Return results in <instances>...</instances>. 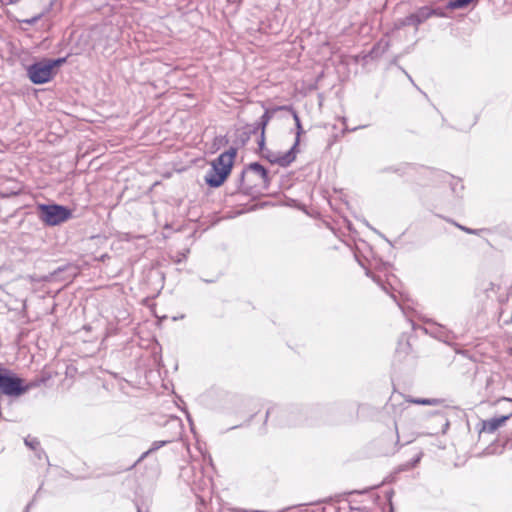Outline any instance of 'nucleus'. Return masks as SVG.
I'll list each match as a JSON object with an SVG mask.
<instances>
[{"label":"nucleus","instance_id":"72a5a7b5","mask_svg":"<svg viewBox=\"0 0 512 512\" xmlns=\"http://www.w3.org/2000/svg\"><path fill=\"white\" fill-rule=\"evenodd\" d=\"M395 301H396V304H397V306H400V303H399V301H397V299H396Z\"/></svg>","mask_w":512,"mask_h":512},{"label":"nucleus","instance_id":"ddd939ff","mask_svg":"<svg viewBox=\"0 0 512 512\" xmlns=\"http://www.w3.org/2000/svg\"><path fill=\"white\" fill-rule=\"evenodd\" d=\"M249 175V171L247 167H245L239 177L236 179L235 190L234 192H243L245 194H249L255 184H253L250 180L247 182L246 179Z\"/></svg>","mask_w":512,"mask_h":512},{"label":"nucleus","instance_id":"c85d7f7f","mask_svg":"<svg viewBox=\"0 0 512 512\" xmlns=\"http://www.w3.org/2000/svg\"><path fill=\"white\" fill-rule=\"evenodd\" d=\"M366 125H362V126H359V127H355L353 129H351V131H356L357 129H360V128H365Z\"/></svg>","mask_w":512,"mask_h":512},{"label":"nucleus","instance_id":"a878e982","mask_svg":"<svg viewBox=\"0 0 512 512\" xmlns=\"http://www.w3.org/2000/svg\"><path fill=\"white\" fill-rule=\"evenodd\" d=\"M411 469H413V466H410V462H406L404 464H401L398 467V471H409Z\"/></svg>","mask_w":512,"mask_h":512},{"label":"nucleus","instance_id":"dca6fc26","mask_svg":"<svg viewBox=\"0 0 512 512\" xmlns=\"http://www.w3.org/2000/svg\"><path fill=\"white\" fill-rule=\"evenodd\" d=\"M433 416H434V418L436 420H439V422L442 424L441 433L445 434L447 432V430L449 429V426H450V422H449L448 417L446 416L445 413H443L441 411H436L433 414Z\"/></svg>","mask_w":512,"mask_h":512},{"label":"nucleus","instance_id":"7ed1b4c3","mask_svg":"<svg viewBox=\"0 0 512 512\" xmlns=\"http://www.w3.org/2000/svg\"><path fill=\"white\" fill-rule=\"evenodd\" d=\"M39 219L47 226H57L72 217V211L59 204H39L37 206Z\"/></svg>","mask_w":512,"mask_h":512},{"label":"nucleus","instance_id":"bb28decb","mask_svg":"<svg viewBox=\"0 0 512 512\" xmlns=\"http://www.w3.org/2000/svg\"><path fill=\"white\" fill-rule=\"evenodd\" d=\"M397 67H398V68H399V69H400V70L405 74V76L409 79V81H410V82H411V83H412L416 88H418V87L416 86V84L414 83V81H413V79H412L411 75H410V74H409V73H408V72H407L403 67H401L400 65H397Z\"/></svg>","mask_w":512,"mask_h":512},{"label":"nucleus","instance_id":"9d476101","mask_svg":"<svg viewBox=\"0 0 512 512\" xmlns=\"http://www.w3.org/2000/svg\"><path fill=\"white\" fill-rule=\"evenodd\" d=\"M436 176L441 179V181L448 183L451 191L458 197H461V192L464 189V185L462 184V181L453 175L439 171L436 173Z\"/></svg>","mask_w":512,"mask_h":512},{"label":"nucleus","instance_id":"2f4dec72","mask_svg":"<svg viewBox=\"0 0 512 512\" xmlns=\"http://www.w3.org/2000/svg\"><path fill=\"white\" fill-rule=\"evenodd\" d=\"M136 508H137V512H143L139 505H136Z\"/></svg>","mask_w":512,"mask_h":512},{"label":"nucleus","instance_id":"423d86ee","mask_svg":"<svg viewBox=\"0 0 512 512\" xmlns=\"http://www.w3.org/2000/svg\"><path fill=\"white\" fill-rule=\"evenodd\" d=\"M302 410L299 408L282 409L278 406L270 407L266 412V418L275 417L279 425L294 426L302 422Z\"/></svg>","mask_w":512,"mask_h":512},{"label":"nucleus","instance_id":"473e14b6","mask_svg":"<svg viewBox=\"0 0 512 512\" xmlns=\"http://www.w3.org/2000/svg\"><path fill=\"white\" fill-rule=\"evenodd\" d=\"M392 64L397 65V58L393 59Z\"/></svg>","mask_w":512,"mask_h":512},{"label":"nucleus","instance_id":"f257e3e1","mask_svg":"<svg viewBox=\"0 0 512 512\" xmlns=\"http://www.w3.org/2000/svg\"><path fill=\"white\" fill-rule=\"evenodd\" d=\"M473 2H447L443 8H432L424 6L415 13L406 16L401 24L403 26H415L416 28L431 16L453 18V12L458 9H466Z\"/></svg>","mask_w":512,"mask_h":512},{"label":"nucleus","instance_id":"2eb2a0df","mask_svg":"<svg viewBox=\"0 0 512 512\" xmlns=\"http://www.w3.org/2000/svg\"><path fill=\"white\" fill-rule=\"evenodd\" d=\"M410 402L418 405L438 406L442 404L444 400L439 398H413Z\"/></svg>","mask_w":512,"mask_h":512},{"label":"nucleus","instance_id":"b1692460","mask_svg":"<svg viewBox=\"0 0 512 512\" xmlns=\"http://www.w3.org/2000/svg\"><path fill=\"white\" fill-rule=\"evenodd\" d=\"M40 18H41V14L36 15L30 19H24V20H22V22L32 25V24L36 23Z\"/></svg>","mask_w":512,"mask_h":512},{"label":"nucleus","instance_id":"6ab92c4d","mask_svg":"<svg viewBox=\"0 0 512 512\" xmlns=\"http://www.w3.org/2000/svg\"><path fill=\"white\" fill-rule=\"evenodd\" d=\"M66 60H67L66 57L57 58V59H47L46 58V61L50 65L52 72H56L55 69L57 67H60L62 64H64L66 62Z\"/></svg>","mask_w":512,"mask_h":512},{"label":"nucleus","instance_id":"5701e85b","mask_svg":"<svg viewBox=\"0 0 512 512\" xmlns=\"http://www.w3.org/2000/svg\"><path fill=\"white\" fill-rule=\"evenodd\" d=\"M457 227L460 228L461 230L465 231L468 234L478 235V232H479L476 229L467 228V227H464V226H461L458 224H457Z\"/></svg>","mask_w":512,"mask_h":512},{"label":"nucleus","instance_id":"f03ea898","mask_svg":"<svg viewBox=\"0 0 512 512\" xmlns=\"http://www.w3.org/2000/svg\"><path fill=\"white\" fill-rule=\"evenodd\" d=\"M236 154L237 150L231 147L212 161L211 169L204 177L205 183L209 187L218 188L225 182L231 173Z\"/></svg>","mask_w":512,"mask_h":512},{"label":"nucleus","instance_id":"9b49d317","mask_svg":"<svg viewBox=\"0 0 512 512\" xmlns=\"http://www.w3.org/2000/svg\"><path fill=\"white\" fill-rule=\"evenodd\" d=\"M281 109H283L284 111L290 112V114L292 115V117L294 119L295 128H296V137H295V141H294L291 149H294V151L297 153L298 152V146H299V143H300V137L304 133V130H303V127H302V124H301V120H300V118L298 116V113L296 112V110L291 105H282Z\"/></svg>","mask_w":512,"mask_h":512},{"label":"nucleus","instance_id":"0eeeda50","mask_svg":"<svg viewBox=\"0 0 512 512\" xmlns=\"http://www.w3.org/2000/svg\"><path fill=\"white\" fill-rule=\"evenodd\" d=\"M262 153V157L265 158L271 164H277L281 167H288L292 162L296 159V152L294 149H289L287 152L282 154H276L273 151L266 149L265 146L263 149H260Z\"/></svg>","mask_w":512,"mask_h":512},{"label":"nucleus","instance_id":"7c9ffc66","mask_svg":"<svg viewBox=\"0 0 512 512\" xmlns=\"http://www.w3.org/2000/svg\"><path fill=\"white\" fill-rule=\"evenodd\" d=\"M41 453H44L42 450H40L38 453H37V457L40 459L41 458Z\"/></svg>","mask_w":512,"mask_h":512},{"label":"nucleus","instance_id":"f3484780","mask_svg":"<svg viewBox=\"0 0 512 512\" xmlns=\"http://www.w3.org/2000/svg\"><path fill=\"white\" fill-rule=\"evenodd\" d=\"M368 276H371L372 279L382 288L383 291H385L386 293L390 294V296L396 300V295L394 292H390L388 286L386 285V283H384L382 281V279L379 277V276H376L374 274H371L369 271H367L366 273Z\"/></svg>","mask_w":512,"mask_h":512},{"label":"nucleus","instance_id":"c756f323","mask_svg":"<svg viewBox=\"0 0 512 512\" xmlns=\"http://www.w3.org/2000/svg\"><path fill=\"white\" fill-rule=\"evenodd\" d=\"M31 505H32V502H30V503L26 506V510H25L24 512H28V510L30 509Z\"/></svg>","mask_w":512,"mask_h":512},{"label":"nucleus","instance_id":"1a4fd4ad","mask_svg":"<svg viewBox=\"0 0 512 512\" xmlns=\"http://www.w3.org/2000/svg\"><path fill=\"white\" fill-rule=\"evenodd\" d=\"M281 108H282V106H277V107H274L271 109H269V108L265 109V112L258 120L259 126L261 128L260 139L258 141L259 149H263V147L265 145V130H266L267 125L269 124V122L271 121V119L273 118V116L275 115V113L277 111H284Z\"/></svg>","mask_w":512,"mask_h":512},{"label":"nucleus","instance_id":"f704fd0d","mask_svg":"<svg viewBox=\"0 0 512 512\" xmlns=\"http://www.w3.org/2000/svg\"><path fill=\"white\" fill-rule=\"evenodd\" d=\"M395 301H396V304H397V306H400V303H399V301H397V299H396Z\"/></svg>","mask_w":512,"mask_h":512},{"label":"nucleus","instance_id":"412c9836","mask_svg":"<svg viewBox=\"0 0 512 512\" xmlns=\"http://www.w3.org/2000/svg\"><path fill=\"white\" fill-rule=\"evenodd\" d=\"M249 134H256L259 130L261 131V128L259 126V121H256L254 124L249 125Z\"/></svg>","mask_w":512,"mask_h":512},{"label":"nucleus","instance_id":"cd10ccee","mask_svg":"<svg viewBox=\"0 0 512 512\" xmlns=\"http://www.w3.org/2000/svg\"><path fill=\"white\" fill-rule=\"evenodd\" d=\"M64 270H65V268H64V267H59V268H57L56 270H54V271H53V273L51 274V276H52L53 278H57V276H58L61 272H63Z\"/></svg>","mask_w":512,"mask_h":512},{"label":"nucleus","instance_id":"39448f33","mask_svg":"<svg viewBox=\"0 0 512 512\" xmlns=\"http://www.w3.org/2000/svg\"><path fill=\"white\" fill-rule=\"evenodd\" d=\"M27 76L33 84L41 85L53 79L56 72H52L46 58L34 62L26 69Z\"/></svg>","mask_w":512,"mask_h":512},{"label":"nucleus","instance_id":"aec40b11","mask_svg":"<svg viewBox=\"0 0 512 512\" xmlns=\"http://www.w3.org/2000/svg\"><path fill=\"white\" fill-rule=\"evenodd\" d=\"M25 445L31 448L34 451H38V448H40V442L37 438H25L24 440Z\"/></svg>","mask_w":512,"mask_h":512},{"label":"nucleus","instance_id":"393cba45","mask_svg":"<svg viewBox=\"0 0 512 512\" xmlns=\"http://www.w3.org/2000/svg\"><path fill=\"white\" fill-rule=\"evenodd\" d=\"M187 253H189V250H186L185 252L178 253L177 258L174 260L176 263H180L183 260L186 259Z\"/></svg>","mask_w":512,"mask_h":512},{"label":"nucleus","instance_id":"4468645a","mask_svg":"<svg viewBox=\"0 0 512 512\" xmlns=\"http://www.w3.org/2000/svg\"><path fill=\"white\" fill-rule=\"evenodd\" d=\"M493 13L496 18L512 14V2H493Z\"/></svg>","mask_w":512,"mask_h":512},{"label":"nucleus","instance_id":"f8f14e48","mask_svg":"<svg viewBox=\"0 0 512 512\" xmlns=\"http://www.w3.org/2000/svg\"><path fill=\"white\" fill-rule=\"evenodd\" d=\"M246 167H247V169L249 171V174L253 173V174L257 175L261 179V182H262L264 188H268L269 187V185H270V177H269L267 169L263 165H261L258 162H253V163H250Z\"/></svg>","mask_w":512,"mask_h":512},{"label":"nucleus","instance_id":"6e6552de","mask_svg":"<svg viewBox=\"0 0 512 512\" xmlns=\"http://www.w3.org/2000/svg\"><path fill=\"white\" fill-rule=\"evenodd\" d=\"M168 425L172 426V427H176L178 428V432L175 434L174 437L170 438V439H167V440H161V441H154L151 445V447L146 451L144 452L140 458L138 459V462L142 461L144 458H146L149 454L157 451L158 449H160L161 447L165 446L166 444L168 443H171L173 442L175 439H178L180 438L181 436V428H182V424H181V421L179 418H172L170 419L168 422H167Z\"/></svg>","mask_w":512,"mask_h":512},{"label":"nucleus","instance_id":"4be33fe9","mask_svg":"<svg viewBox=\"0 0 512 512\" xmlns=\"http://www.w3.org/2000/svg\"><path fill=\"white\" fill-rule=\"evenodd\" d=\"M422 455H423V453H422V452H420V453H418L415 457H413V458L409 461V462H410V466H413V468H414V467H416V466H417V464L420 462V460H421V458H422Z\"/></svg>","mask_w":512,"mask_h":512},{"label":"nucleus","instance_id":"a211bd4d","mask_svg":"<svg viewBox=\"0 0 512 512\" xmlns=\"http://www.w3.org/2000/svg\"><path fill=\"white\" fill-rule=\"evenodd\" d=\"M412 169L410 164H404L397 167H387L384 169L385 172H393L403 175L407 172V170Z\"/></svg>","mask_w":512,"mask_h":512},{"label":"nucleus","instance_id":"20e7f679","mask_svg":"<svg viewBox=\"0 0 512 512\" xmlns=\"http://www.w3.org/2000/svg\"><path fill=\"white\" fill-rule=\"evenodd\" d=\"M23 380L9 369L0 366V392L7 396H19L27 391Z\"/></svg>","mask_w":512,"mask_h":512}]
</instances>
